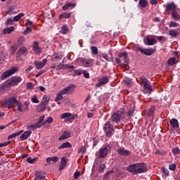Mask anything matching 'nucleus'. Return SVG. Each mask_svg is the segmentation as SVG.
<instances>
[{"instance_id":"nucleus-1","label":"nucleus","mask_w":180,"mask_h":180,"mask_svg":"<svg viewBox=\"0 0 180 180\" xmlns=\"http://www.w3.org/2000/svg\"><path fill=\"white\" fill-rule=\"evenodd\" d=\"M127 170L128 172L132 174V175H137L139 174H146V172L148 171V167H147V164L144 162L134 163L129 165V167H127Z\"/></svg>"},{"instance_id":"nucleus-2","label":"nucleus","mask_w":180,"mask_h":180,"mask_svg":"<svg viewBox=\"0 0 180 180\" xmlns=\"http://www.w3.org/2000/svg\"><path fill=\"white\" fill-rule=\"evenodd\" d=\"M123 119H124V112H123V110L121 109L114 112L108 122H111L115 127H117Z\"/></svg>"},{"instance_id":"nucleus-3","label":"nucleus","mask_w":180,"mask_h":180,"mask_svg":"<svg viewBox=\"0 0 180 180\" xmlns=\"http://www.w3.org/2000/svg\"><path fill=\"white\" fill-rule=\"evenodd\" d=\"M141 79V84H142L143 87V92L144 94H151L153 91V86H151V82L148 80L146 77L141 76L140 77Z\"/></svg>"},{"instance_id":"nucleus-4","label":"nucleus","mask_w":180,"mask_h":180,"mask_svg":"<svg viewBox=\"0 0 180 180\" xmlns=\"http://www.w3.org/2000/svg\"><path fill=\"white\" fill-rule=\"evenodd\" d=\"M103 130L106 137H112L113 136V131H115V129H113V124L111 123L110 121H108L104 124Z\"/></svg>"},{"instance_id":"nucleus-5","label":"nucleus","mask_w":180,"mask_h":180,"mask_svg":"<svg viewBox=\"0 0 180 180\" xmlns=\"http://www.w3.org/2000/svg\"><path fill=\"white\" fill-rule=\"evenodd\" d=\"M115 61L117 64H121L122 61H124L125 64H129L130 60L129 59L127 52L120 53L118 54V58H115Z\"/></svg>"},{"instance_id":"nucleus-6","label":"nucleus","mask_w":180,"mask_h":180,"mask_svg":"<svg viewBox=\"0 0 180 180\" xmlns=\"http://www.w3.org/2000/svg\"><path fill=\"white\" fill-rule=\"evenodd\" d=\"M112 148V145L105 144L103 148H101L98 151V158H105L108 155V153L110 151Z\"/></svg>"},{"instance_id":"nucleus-7","label":"nucleus","mask_w":180,"mask_h":180,"mask_svg":"<svg viewBox=\"0 0 180 180\" xmlns=\"http://www.w3.org/2000/svg\"><path fill=\"white\" fill-rule=\"evenodd\" d=\"M17 71H19L18 68L12 67L11 69L1 74V80L4 81V79H6V78L11 77V75H13V74H15V72H17Z\"/></svg>"},{"instance_id":"nucleus-8","label":"nucleus","mask_w":180,"mask_h":180,"mask_svg":"<svg viewBox=\"0 0 180 180\" xmlns=\"http://www.w3.org/2000/svg\"><path fill=\"white\" fill-rule=\"evenodd\" d=\"M77 118H78V115L71 112H64L60 115V119H65V122H72Z\"/></svg>"},{"instance_id":"nucleus-9","label":"nucleus","mask_w":180,"mask_h":180,"mask_svg":"<svg viewBox=\"0 0 180 180\" xmlns=\"http://www.w3.org/2000/svg\"><path fill=\"white\" fill-rule=\"evenodd\" d=\"M136 51H140L141 54H144L145 56H153L155 53V49L153 48L143 49L140 46H136Z\"/></svg>"},{"instance_id":"nucleus-10","label":"nucleus","mask_w":180,"mask_h":180,"mask_svg":"<svg viewBox=\"0 0 180 180\" xmlns=\"http://www.w3.org/2000/svg\"><path fill=\"white\" fill-rule=\"evenodd\" d=\"M16 103V98L11 97L1 102V105L7 109H11V105H15Z\"/></svg>"},{"instance_id":"nucleus-11","label":"nucleus","mask_w":180,"mask_h":180,"mask_svg":"<svg viewBox=\"0 0 180 180\" xmlns=\"http://www.w3.org/2000/svg\"><path fill=\"white\" fill-rule=\"evenodd\" d=\"M8 85L11 86H15V85H18L19 82H22V77L19 76H14L11 79L7 80Z\"/></svg>"},{"instance_id":"nucleus-12","label":"nucleus","mask_w":180,"mask_h":180,"mask_svg":"<svg viewBox=\"0 0 180 180\" xmlns=\"http://www.w3.org/2000/svg\"><path fill=\"white\" fill-rule=\"evenodd\" d=\"M74 88H75V85L72 84H69L67 87L63 89L60 93L62 95H71L74 92Z\"/></svg>"},{"instance_id":"nucleus-13","label":"nucleus","mask_w":180,"mask_h":180,"mask_svg":"<svg viewBox=\"0 0 180 180\" xmlns=\"http://www.w3.org/2000/svg\"><path fill=\"white\" fill-rule=\"evenodd\" d=\"M155 37V36L154 35L147 36L144 41L146 46H154V44H157V39Z\"/></svg>"},{"instance_id":"nucleus-14","label":"nucleus","mask_w":180,"mask_h":180,"mask_svg":"<svg viewBox=\"0 0 180 180\" xmlns=\"http://www.w3.org/2000/svg\"><path fill=\"white\" fill-rule=\"evenodd\" d=\"M44 115L39 117L38 122L36 124L30 126V129L36 130L37 129H40V127L43 126V120H44Z\"/></svg>"},{"instance_id":"nucleus-15","label":"nucleus","mask_w":180,"mask_h":180,"mask_svg":"<svg viewBox=\"0 0 180 180\" xmlns=\"http://www.w3.org/2000/svg\"><path fill=\"white\" fill-rule=\"evenodd\" d=\"M77 61H80L82 63L83 67H91L94 64V60L87 59L84 58H77Z\"/></svg>"},{"instance_id":"nucleus-16","label":"nucleus","mask_w":180,"mask_h":180,"mask_svg":"<svg viewBox=\"0 0 180 180\" xmlns=\"http://www.w3.org/2000/svg\"><path fill=\"white\" fill-rule=\"evenodd\" d=\"M108 82H109V77L104 76L98 79V82L96 84V88H99V86H102V85H106Z\"/></svg>"},{"instance_id":"nucleus-17","label":"nucleus","mask_w":180,"mask_h":180,"mask_svg":"<svg viewBox=\"0 0 180 180\" xmlns=\"http://www.w3.org/2000/svg\"><path fill=\"white\" fill-rule=\"evenodd\" d=\"M34 64L37 68V70H41L46 64H47V59L44 58L43 59L42 62L39 60H35L34 62Z\"/></svg>"},{"instance_id":"nucleus-18","label":"nucleus","mask_w":180,"mask_h":180,"mask_svg":"<svg viewBox=\"0 0 180 180\" xmlns=\"http://www.w3.org/2000/svg\"><path fill=\"white\" fill-rule=\"evenodd\" d=\"M117 154L120 155H123V157H129L130 155V150L124 149V148H119L117 150Z\"/></svg>"},{"instance_id":"nucleus-19","label":"nucleus","mask_w":180,"mask_h":180,"mask_svg":"<svg viewBox=\"0 0 180 180\" xmlns=\"http://www.w3.org/2000/svg\"><path fill=\"white\" fill-rule=\"evenodd\" d=\"M32 50L36 54H41V49L39 46V42H37V41H34Z\"/></svg>"},{"instance_id":"nucleus-20","label":"nucleus","mask_w":180,"mask_h":180,"mask_svg":"<svg viewBox=\"0 0 180 180\" xmlns=\"http://www.w3.org/2000/svg\"><path fill=\"white\" fill-rule=\"evenodd\" d=\"M34 175L35 178L34 180H44L46 179V174L43 172H36Z\"/></svg>"},{"instance_id":"nucleus-21","label":"nucleus","mask_w":180,"mask_h":180,"mask_svg":"<svg viewBox=\"0 0 180 180\" xmlns=\"http://www.w3.org/2000/svg\"><path fill=\"white\" fill-rule=\"evenodd\" d=\"M9 88H11V86H9L8 81L4 82L0 86V94H2V92H5V91H6L7 89H9Z\"/></svg>"},{"instance_id":"nucleus-22","label":"nucleus","mask_w":180,"mask_h":180,"mask_svg":"<svg viewBox=\"0 0 180 180\" xmlns=\"http://www.w3.org/2000/svg\"><path fill=\"white\" fill-rule=\"evenodd\" d=\"M176 8V6L174 2H172L170 4H167L166 6L165 11L168 12L169 11H172V12L175 11V9Z\"/></svg>"},{"instance_id":"nucleus-23","label":"nucleus","mask_w":180,"mask_h":180,"mask_svg":"<svg viewBox=\"0 0 180 180\" xmlns=\"http://www.w3.org/2000/svg\"><path fill=\"white\" fill-rule=\"evenodd\" d=\"M71 137V132L64 131L63 134L59 137L58 140L62 141V140H66V139H70Z\"/></svg>"},{"instance_id":"nucleus-24","label":"nucleus","mask_w":180,"mask_h":180,"mask_svg":"<svg viewBox=\"0 0 180 180\" xmlns=\"http://www.w3.org/2000/svg\"><path fill=\"white\" fill-rule=\"evenodd\" d=\"M169 123L173 129H178V127H179V122H178V120L175 118L170 120Z\"/></svg>"},{"instance_id":"nucleus-25","label":"nucleus","mask_w":180,"mask_h":180,"mask_svg":"<svg viewBox=\"0 0 180 180\" xmlns=\"http://www.w3.org/2000/svg\"><path fill=\"white\" fill-rule=\"evenodd\" d=\"M18 56H26L27 54V48L22 46L17 52Z\"/></svg>"},{"instance_id":"nucleus-26","label":"nucleus","mask_w":180,"mask_h":180,"mask_svg":"<svg viewBox=\"0 0 180 180\" xmlns=\"http://www.w3.org/2000/svg\"><path fill=\"white\" fill-rule=\"evenodd\" d=\"M47 108L46 102L41 101L40 104L38 105V112H44Z\"/></svg>"},{"instance_id":"nucleus-27","label":"nucleus","mask_w":180,"mask_h":180,"mask_svg":"<svg viewBox=\"0 0 180 180\" xmlns=\"http://www.w3.org/2000/svg\"><path fill=\"white\" fill-rule=\"evenodd\" d=\"M32 134V131H25L20 137V140L24 141L29 138V136Z\"/></svg>"},{"instance_id":"nucleus-28","label":"nucleus","mask_w":180,"mask_h":180,"mask_svg":"<svg viewBox=\"0 0 180 180\" xmlns=\"http://www.w3.org/2000/svg\"><path fill=\"white\" fill-rule=\"evenodd\" d=\"M71 147H72V145L71 144V143L67 141V142L62 143L58 147V150H63V148H71Z\"/></svg>"},{"instance_id":"nucleus-29","label":"nucleus","mask_w":180,"mask_h":180,"mask_svg":"<svg viewBox=\"0 0 180 180\" xmlns=\"http://www.w3.org/2000/svg\"><path fill=\"white\" fill-rule=\"evenodd\" d=\"M15 30V27L11 26L3 30V34H11Z\"/></svg>"},{"instance_id":"nucleus-30","label":"nucleus","mask_w":180,"mask_h":180,"mask_svg":"<svg viewBox=\"0 0 180 180\" xmlns=\"http://www.w3.org/2000/svg\"><path fill=\"white\" fill-rule=\"evenodd\" d=\"M67 158L63 157L61 159L60 161V167H59V171H61L63 169H64V167H65V165H67Z\"/></svg>"},{"instance_id":"nucleus-31","label":"nucleus","mask_w":180,"mask_h":180,"mask_svg":"<svg viewBox=\"0 0 180 180\" xmlns=\"http://www.w3.org/2000/svg\"><path fill=\"white\" fill-rule=\"evenodd\" d=\"M177 63L178 62H176V57H172L167 60V64L170 67H172V65H175V64H177Z\"/></svg>"},{"instance_id":"nucleus-32","label":"nucleus","mask_w":180,"mask_h":180,"mask_svg":"<svg viewBox=\"0 0 180 180\" xmlns=\"http://www.w3.org/2000/svg\"><path fill=\"white\" fill-rule=\"evenodd\" d=\"M139 5L140 8H147V6H148V1H147V0H139Z\"/></svg>"},{"instance_id":"nucleus-33","label":"nucleus","mask_w":180,"mask_h":180,"mask_svg":"<svg viewBox=\"0 0 180 180\" xmlns=\"http://www.w3.org/2000/svg\"><path fill=\"white\" fill-rule=\"evenodd\" d=\"M23 133V130H21L18 132H15L14 134H12L8 136V140H11V139H15V137H18V136H20Z\"/></svg>"},{"instance_id":"nucleus-34","label":"nucleus","mask_w":180,"mask_h":180,"mask_svg":"<svg viewBox=\"0 0 180 180\" xmlns=\"http://www.w3.org/2000/svg\"><path fill=\"white\" fill-rule=\"evenodd\" d=\"M70 32V29L67 25H63L61 27L60 33L62 34H67Z\"/></svg>"},{"instance_id":"nucleus-35","label":"nucleus","mask_w":180,"mask_h":180,"mask_svg":"<svg viewBox=\"0 0 180 180\" xmlns=\"http://www.w3.org/2000/svg\"><path fill=\"white\" fill-rule=\"evenodd\" d=\"M70 16L71 13L64 12L59 15V19H63V18H65V19H68V18H70Z\"/></svg>"},{"instance_id":"nucleus-36","label":"nucleus","mask_w":180,"mask_h":180,"mask_svg":"<svg viewBox=\"0 0 180 180\" xmlns=\"http://www.w3.org/2000/svg\"><path fill=\"white\" fill-rule=\"evenodd\" d=\"M172 16L174 20H180V16L179 14L176 12L175 10L174 11H172Z\"/></svg>"},{"instance_id":"nucleus-37","label":"nucleus","mask_w":180,"mask_h":180,"mask_svg":"<svg viewBox=\"0 0 180 180\" xmlns=\"http://www.w3.org/2000/svg\"><path fill=\"white\" fill-rule=\"evenodd\" d=\"M23 16H25V13H20L18 15L14 16L13 18L14 22H19V20H20V18H23Z\"/></svg>"},{"instance_id":"nucleus-38","label":"nucleus","mask_w":180,"mask_h":180,"mask_svg":"<svg viewBox=\"0 0 180 180\" xmlns=\"http://www.w3.org/2000/svg\"><path fill=\"white\" fill-rule=\"evenodd\" d=\"M73 6H75L74 4L68 3L63 6V11H68L70 8H73Z\"/></svg>"},{"instance_id":"nucleus-39","label":"nucleus","mask_w":180,"mask_h":180,"mask_svg":"<svg viewBox=\"0 0 180 180\" xmlns=\"http://www.w3.org/2000/svg\"><path fill=\"white\" fill-rule=\"evenodd\" d=\"M39 160L38 158H34L32 159L31 157H29L27 158V162H29V164H35L36 161Z\"/></svg>"},{"instance_id":"nucleus-40","label":"nucleus","mask_w":180,"mask_h":180,"mask_svg":"<svg viewBox=\"0 0 180 180\" xmlns=\"http://www.w3.org/2000/svg\"><path fill=\"white\" fill-rule=\"evenodd\" d=\"M154 112H155V107L152 106L150 108H149L147 116H153L154 115Z\"/></svg>"},{"instance_id":"nucleus-41","label":"nucleus","mask_w":180,"mask_h":180,"mask_svg":"<svg viewBox=\"0 0 180 180\" xmlns=\"http://www.w3.org/2000/svg\"><path fill=\"white\" fill-rule=\"evenodd\" d=\"M169 36H172V37H176V36H178V32L175 30H170L169 31Z\"/></svg>"},{"instance_id":"nucleus-42","label":"nucleus","mask_w":180,"mask_h":180,"mask_svg":"<svg viewBox=\"0 0 180 180\" xmlns=\"http://www.w3.org/2000/svg\"><path fill=\"white\" fill-rule=\"evenodd\" d=\"M15 13V6H11L8 8V11H6V15H13Z\"/></svg>"},{"instance_id":"nucleus-43","label":"nucleus","mask_w":180,"mask_h":180,"mask_svg":"<svg viewBox=\"0 0 180 180\" xmlns=\"http://www.w3.org/2000/svg\"><path fill=\"white\" fill-rule=\"evenodd\" d=\"M25 40L26 39H25V37H20L19 39L18 40V42H17L18 46L23 45V43H25Z\"/></svg>"},{"instance_id":"nucleus-44","label":"nucleus","mask_w":180,"mask_h":180,"mask_svg":"<svg viewBox=\"0 0 180 180\" xmlns=\"http://www.w3.org/2000/svg\"><path fill=\"white\" fill-rule=\"evenodd\" d=\"M46 123L49 124L53 123V117H48L46 121L42 123V125L44 126Z\"/></svg>"},{"instance_id":"nucleus-45","label":"nucleus","mask_w":180,"mask_h":180,"mask_svg":"<svg viewBox=\"0 0 180 180\" xmlns=\"http://www.w3.org/2000/svg\"><path fill=\"white\" fill-rule=\"evenodd\" d=\"M161 171L165 176H169V170L166 169L165 167H162Z\"/></svg>"},{"instance_id":"nucleus-46","label":"nucleus","mask_w":180,"mask_h":180,"mask_svg":"<svg viewBox=\"0 0 180 180\" xmlns=\"http://www.w3.org/2000/svg\"><path fill=\"white\" fill-rule=\"evenodd\" d=\"M63 56H58L56 54L52 56V61H60Z\"/></svg>"},{"instance_id":"nucleus-47","label":"nucleus","mask_w":180,"mask_h":180,"mask_svg":"<svg viewBox=\"0 0 180 180\" xmlns=\"http://www.w3.org/2000/svg\"><path fill=\"white\" fill-rule=\"evenodd\" d=\"M114 172H115L113 170H110L107 172L103 176L104 179H108V178H109V175H112V174H113Z\"/></svg>"},{"instance_id":"nucleus-48","label":"nucleus","mask_w":180,"mask_h":180,"mask_svg":"<svg viewBox=\"0 0 180 180\" xmlns=\"http://www.w3.org/2000/svg\"><path fill=\"white\" fill-rule=\"evenodd\" d=\"M62 99H63V94H61L60 91L55 98V102H59V101H61Z\"/></svg>"},{"instance_id":"nucleus-49","label":"nucleus","mask_w":180,"mask_h":180,"mask_svg":"<svg viewBox=\"0 0 180 180\" xmlns=\"http://www.w3.org/2000/svg\"><path fill=\"white\" fill-rule=\"evenodd\" d=\"M14 20L12 18H8L7 20L6 21V26H10L13 25Z\"/></svg>"},{"instance_id":"nucleus-50","label":"nucleus","mask_w":180,"mask_h":180,"mask_svg":"<svg viewBox=\"0 0 180 180\" xmlns=\"http://www.w3.org/2000/svg\"><path fill=\"white\" fill-rule=\"evenodd\" d=\"M178 26H179V24L174 21H171L169 25V27H178Z\"/></svg>"},{"instance_id":"nucleus-51","label":"nucleus","mask_w":180,"mask_h":180,"mask_svg":"<svg viewBox=\"0 0 180 180\" xmlns=\"http://www.w3.org/2000/svg\"><path fill=\"white\" fill-rule=\"evenodd\" d=\"M92 54H98V47L96 46H91V47Z\"/></svg>"},{"instance_id":"nucleus-52","label":"nucleus","mask_w":180,"mask_h":180,"mask_svg":"<svg viewBox=\"0 0 180 180\" xmlns=\"http://www.w3.org/2000/svg\"><path fill=\"white\" fill-rule=\"evenodd\" d=\"M27 89H34V84H33V83L32 82H29L27 84Z\"/></svg>"},{"instance_id":"nucleus-53","label":"nucleus","mask_w":180,"mask_h":180,"mask_svg":"<svg viewBox=\"0 0 180 180\" xmlns=\"http://www.w3.org/2000/svg\"><path fill=\"white\" fill-rule=\"evenodd\" d=\"M106 169V165L105 164L101 165L98 168V172H103Z\"/></svg>"},{"instance_id":"nucleus-54","label":"nucleus","mask_w":180,"mask_h":180,"mask_svg":"<svg viewBox=\"0 0 180 180\" xmlns=\"http://www.w3.org/2000/svg\"><path fill=\"white\" fill-rule=\"evenodd\" d=\"M172 153H173V154H174V155L179 154L180 153L179 148L176 147L175 148H173L172 150Z\"/></svg>"},{"instance_id":"nucleus-55","label":"nucleus","mask_w":180,"mask_h":180,"mask_svg":"<svg viewBox=\"0 0 180 180\" xmlns=\"http://www.w3.org/2000/svg\"><path fill=\"white\" fill-rule=\"evenodd\" d=\"M51 159L52 162H54V164H56V162H58V161H60V158H58V157H57V156L51 157Z\"/></svg>"},{"instance_id":"nucleus-56","label":"nucleus","mask_w":180,"mask_h":180,"mask_svg":"<svg viewBox=\"0 0 180 180\" xmlns=\"http://www.w3.org/2000/svg\"><path fill=\"white\" fill-rule=\"evenodd\" d=\"M169 169L170 171H175L176 169V165L172 164L169 165Z\"/></svg>"},{"instance_id":"nucleus-57","label":"nucleus","mask_w":180,"mask_h":180,"mask_svg":"<svg viewBox=\"0 0 180 180\" xmlns=\"http://www.w3.org/2000/svg\"><path fill=\"white\" fill-rule=\"evenodd\" d=\"M155 154H156V155H164V154H165V151L162 150H158Z\"/></svg>"},{"instance_id":"nucleus-58","label":"nucleus","mask_w":180,"mask_h":180,"mask_svg":"<svg viewBox=\"0 0 180 180\" xmlns=\"http://www.w3.org/2000/svg\"><path fill=\"white\" fill-rule=\"evenodd\" d=\"M103 57L106 60V61H112V59L110 58V56L109 55L103 53Z\"/></svg>"},{"instance_id":"nucleus-59","label":"nucleus","mask_w":180,"mask_h":180,"mask_svg":"<svg viewBox=\"0 0 180 180\" xmlns=\"http://www.w3.org/2000/svg\"><path fill=\"white\" fill-rule=\"evenodd\" d=\"M82 70H74V75L75 76H77V75H82Z\"/></svg>"},{"instance_id":"nucleus-60","label":"nucleus","mask_w":180,"mask_h":180,"mask_svg":"<svg viewBox=\"0 0 180 180\" xmlns=\"http://www.w3.org/2000/svg\"><path fill=\"white\" fill-rule=\"evenodd\" d=\"M11 144V141H8L7 142L1 143H0V148L1 147H6V146H9Z\"/></svg>"},{"instance_id":"nucleus-61","label":"nucleus","mask_w":180,"mask_h":180,"mask_svg":"<svg viewBox=\"0 0 180 180\" xmlns=\"http://www.w3.org/2000/svg\"><path fill=\"white\" fill-rule=\"evenodd\" d=\"M80 175H81V173L79 172H75L74 173L75 179H78V178L79 177Z\"/></svg>"},{"instance_id":"nucleus-62","label":"nucleus","mask_w":180,"mask_h":180,"mask_svg":"<svg viewBox=\"0 0 180 180\" xmlns=\"http://www.w3.org/2000/svg\"><path fill=\"white\" fill-rule=\"evenodd\" d=\"M83 75L84 78H89V72L86 70H83Z\"/></svg>"},{"instance_id":"nucleus-63","label":"nucleus","mask_w":180,"mask_h":180,"mask_svg":"<svg viewBox=\"0 0 180 180\" xmlns=\"http://www.w3.org/2000/svg\"><path fill=\"white\" fill-rule=\"evenodd\" d=\"M85 151H86V148H85V146H82V147L78 150V153H85Z\"/></svg>"},{"instance_id":"nucleus-64","label":"nucleus","mask_w":180,"mask_h":180,"mask_svg":"<svg viewBox=\"0 0 180 180\" xmlns=\"http://www.w3.org/2000/svg\"><path fill=\"white\" fill-rule=\"evenodd\" d=\"M31 70H33V66L30 65L25 70V74H29Z\"/></svg>"}]
</instances>
